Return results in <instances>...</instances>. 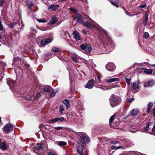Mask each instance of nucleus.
I'll list each match as a JSON object with an SVG mask.
<instances>
[{"label":"nucleus","instance_id":"f3484780","mask_svg":"<svg viewBox=\"0 0 155 155\" xmlns=\"http://www.w3.org/2000/svg\"><path fill=\"white\" fill-rule=\"evenodd\" d=\"M59 7V6L58 5H51L48 8V9H51L52 11H54L58 9Z\"/></svg>","mask_w":155,"mask_h":155},{"label":"nucleus","instance_id":"a19ab883","mask_svg":"<svg viewBox=\"0 0 155 155\" xmlns=\"http://www.w3.org/2000/svg\"><path fill=\"white\" fill-rule=\"evenodd\" d=\"M16 24L15 23H10L8 24V26L10 28H13L14 27V25Z\"/></svg>","mask_w":155,"mask_h":155},{"label":"nucleus","instance_id":"c03bdc74","mask_svg":"<svg viewBox=\"0 0 155 155\" xmlns=\"http://www.w3.org/2000/svg\"><path fill=\"white\" fill-rule=\"evenodd\" d=\"M37 20L40 23H45L46 22V21H45V20H43L42 19H37Z\"/></svg>","mask_w":155,"mask_h":155},{"label":"nucleus","instance_id":"c756f323","mask_svg":"<svg viewBox=\"0 0 155 155\" xmlns=\"http://www.w3.org/2000/svg\"><path fill=\"white\" fill-rule=\"evenodd\" d=\"M152 70L150 69H146L145 68L144 70V73L147 74H150L152 73Z\"/></svg>","mask_w":155,"mask_h":155},{"label":"nucleus","instance_id":"72a5a7b5","mask_svg":"<svg viewBox=\"0 0 155 155\" xmlns=\"http://www.w3.org/2000/svg\"><path fill=\"white\" fill-rule=\"evenodd\" d=\"M64 110V107L63 106H61L60 108L59 111L61 114H62Z\"/></svg>","mask_w":155,"mask_h":155},{"label":"nucleus","instance_id":"ea45409f","mask_svg":"<svg viewBox=\"0 0 155 155\" xmlns=\"http://www.w3.org/2000/svg\"><path fill=\"white\" fill-rule=\"evenodd\" d=\"M69 9L71 11H73L75 13H77V11L74 8H73L72 7H71Z\"/></svg>","mask_w":155,"mask_h":155},{"label":"nucleus","instance_id":"09e8293b","mask_svg":"<svg viewBox=\"0 0 155 155\" xmlns=\"http://www.w3.org/2000/svg\"><path fill=\"white\" fill-rule=\"evenodd\" d=\"M56 92L54 91L50 93V96L51 97L54 96L55 95Z\"/></svg>","mask_w":155,"mask_h":155},{"label":"nucleus","instance_id":"9d476101","mask_svg":"<svg viewBox=\"0 0 155 155\" xmlns=\"http://www.w3.org/2000/svg\"><path fill=\"white\" fill-rule=\"evenodd\" d=\"M13 128V126L11 124H7L3 128V130L6 133H8Z\"/></svg>","mask_w":155,"mask_h":155},{"label":"nucleus","instance_id":"338daca9","mask_svg":"<svg viewBox=\"0 0 155 155\" xmlns=\"http://www.w3.org/2000/svg\"><path fill=\"white\" fill-rule=\"evenodd\" d=\"M151 65V66H152V67L155 68V64H152V65Z\"/></svg>","mask_w":155,"mask_h":155},{"label":"nucleus","instance_id":"5fc2aeb1","mask_svg":"<svg viewBox=\"0 0 155 155\" xmlns=\"http://www.w3.org/2000/svg\"><path fill=\"white\" fill-rule=\"evenodd\" d=\"M119 142V141H112L111 142V143L112 144H116L117 143H118Z\"/></svg>","mask_w":155,"mask_h":155},{"label":"nucleus","instance_id":"4be33fe9","mask_svg":"<svg viewBox=\"0 0 155 155\" xmlns=\"http://www.w3.org/2000/svg\"><path fill=\"white\" fill-rule=\"evenodd\" d=\"M63 103L66 106V109H68L70 107L69 102L68 100L67 99L63 101Z\"/></svg>","mask_w":155,"mask_h":155},{"label":"nucleus","instance_id":"bb28decb","mask_svg":"<svg viewBox=\"0 0 155 155\" xmlns=\"http://www.w3.org/2000/svg\"><path fill=\"white\" fill-rule=\"evenodd\" d=\"M42 144L41 143H38L36 146V148L37 150H39L43 148L42 147Z\"/></svg>","mask_w":155,"mask_h":155},{"label":"nucleus","instance_id":"2eb2a0df","mask_svg":"<svg viewBox=\"0 0 155 155\" xmlns=\"http://www.w3.org/2000/svg\"><path fill=\"white\" fill-rule=\"evenodd\" d=\"M154 84V82L152 81H149L145 83L144 86L145 87H150L153 86Z\"/></svg>","mask_w":155,"mask_h":155},{"label":"nucleus","instance_id":"5701e85b","mask_svg":"<svg viewBox=\"0 0 155 155\" xmlns=\"http://www.w3.org/2000/svg\"><path fill=\"white\" fill-rule=\"evenodd\" d=\"M118 78H113L108 79L107 80V82L108 83H110L115 81H117L118 80Z\"/></svg>","mask_w":155,"mask_h":155},{"label":"nucleus","instance_id":"f8f14e48","mask_svg":"<svg viewBox=\"0 0 155 155\" xmlns=\"http://www.w3.org/2000/svg\"><path fill=\"white\" fill-rule=\"evenodd\" d=\"M131 87L133 90V91L136 92L137 91L136 90L139 88V84L138 82H133L131 85Z\"/></svg>","mask_w":155,"mask_h":155},{"label":"nucleus","instance_id":"bf43d9fd","mask_svg":"<svg viewBox=\"0 0 155 155\" xmlns=\"http://www.w3.org/2000/svg\"><path fill=\"white\" fill-rule=\"evenodd\" d=\"M31 31H35V30L34 29V28L33 27H31Z\"/></svg>","mask_w":155,"mask_h":155},{"label":"nucleus","instance_id":"680f3d73","mask_svg":"<svg viewBox=\"0 0 155 155\" xmlns=\"http://www.w3.org/2000/svg\"><path fill=\"white\" fill-rule=\"evenodd\" d=\"M153 116L155 117V108L153 110Z\"/></svg>","mask_w":155,"mask_h":155},{"label":"nucleus","instance_id":"603ef678","mask_svg":"<svg viewBox=\"0 0 155 155\" xmlns=\"http://www.w3.org/2000/svg\"><path fill=\"white\" fill-rule=\"evenodd\" d=\"M41 96L40 94V93H38L37 94L36 96V98H38Z\"/></svg>","mask_w":155,"mask_h":155},{"label":"nucleus","instance_id":"6e6552de","mask_svg":"<svg viewBox=\"0 0 155 155\" xmlns=\"http://www.w3.org/2000/svg\"><path fill=\"white\" fill-rule=\"evenodd\" d=\"M64 119V118L63 117H57L53 119H52L49 120L48 122L50 124H53L56 122H57L59 121H62Z\"/></svg>","mask_w":155,"mask_h":155},{"label":"nucleus","instance_id":"052dcab7","mask_svg":"<svg viewBox=\"0 0 155 155\" xmlns=\"http://www.w3.org/2000/svg\"><path fill=\"white\" fill-rule=\"evenodd\" d=\"M82 32L84 34H86V32L85 31V30L84 29L82 30Z\"/></svg>","mask_w":155,"mask_h":155},{"label":"nucleus","instance_id":"0eeeda50","mask_svg":"<svg viewBox=\"0 0 155 155\" xmlns=\"http://www.w3.org/2000/svg\"><path fill=\"white\" fill-rule=\"evenodd\" d=\"M106 68L108 71H112L115 70V67L113 63L109 62L106 65Z\"/></svg>","mask_w":155,"mask_h":155},{"label":"nucleus","instance_id":"a18cd8bd","mask_svg":"<svg viewBox=\"0 0 155 155\" xmlns=\"http://www.w3.org/2000/svg\"><path fill=\"white\" fill-rule=\"evenodd\" d=\"M146 6H147L146 4H145L142 5H140L139 6V7L141 8H143L146 7Z\"/></svg>","mask_w":155,"mask_h":155},{"label":"nucleus","instance_id":"c85d7f7f","mask_svg":"<svg viewBox=\"0 0 155 155\" xmlns=\"http://www.w3.org/2000/svg\"><path fill=\"white\" fill-rule=\"evenodd\" d=\"M0 148L2 150H6L7 149V147L5 142H3L2 143V145L1 146Z\"/></svg>","mask_w":155,"mask_h":155},{"label":"nucleus","instance_id":"79ce46f5","mask_svg":"<svg viewBox=\"0 0 155 155\" xmlns=\"http://www.w3.org/2000/svg\"><path fill=\"white\" fill-rule=\"evenodd\" d=\"M134 98H129L127 99V101L130 103H131L134 100Z\"/></svg>","mask_w":155,"mask_h":155},{"label":"nucleus","instance_id":"e2e57ef3","mask_svg":"<svg viewBox=\"0 0 155 155\" xmlns=\"http://www.w3.org/2000/svg\"><path fill=\"white\" fill-rule=\"evenodd\" d=\"M140 14V12H137L136 14H134L135 15H137Z\"/></svg>","mask_w":155,"mask_h":155},{"label":"nucleus","instance_id":"2f4dec72","mask_svg":"<svg viewBox=\"0 0 155 155\" xmlns=\"http://www.w3.org/2000/svg\"><path fill=\"white\" fill-rule=\"evenodd\" d=\"M67 143L66 142L63 141H61L58 142V144L60 146H64L66 145Z\"/></svg>","mask_w":155,"mask_h":155},{"label":"nucleus","instance_id":"e433bc0d","mask_svg":"<svg viewBox=\"0 0 155 155\" xmlns=\"http://www.w3.org/2000/svg\"><path fill=\"white\" fill-rule=\"evenodd\" d=\"M52 51L54 52H58L59 51V49L58 48L54 47L52 48Z\"/></svg>","mask_w":155,"mask_h":155},{"label":"nucleus","instance_id":"13d9d810","mask_svg":"<svg viewBox=\"0 0 155 155\" xmlns=\"http://www.w3.org/2000/svg\"><path fill=\"white\" fill-rule=\"evenodd\" d=\"M48 155H55V154H53V153H52L51 152H49V153H48Z\"/></svg>","mask_w":155,"mask_h":155},{"label":"nucleus","instance_id":"0e129e2a","mask_svg":"<svg viewBox=\"0 0 155 155\" xmlns=\"http://www.w3.org/2000/svg\"><path fill=\"white\" fill-rule=\"evenodd\" d=\"M43 38H41V37H39L38 38H37V39H38L39 40H40L41 39H42Z\"/></svg>","mask_w":155,"mask_h":155},{"label":"nucleus","instance_id":"a878e982","mask_svg":"<svg viewBox=\"0 0 155 155\" xmlns=\"http://www.w3.org/2000/svg\"><path fill=\"white\" fill-rule=\"evenodd\" d=\"M111 3L115 6L116 7H119V1L118 0H115L114 1L111 2Z\"/></svg>","mask_w":155,"mask_h":155},{"label":"nucleus","instance_id":"f257e3e1","mask_svg":"<svg viewBox=\"0 0 155 155\" xmlns=\"http://www.w3.org/2000/svg\"><path fill=\"white\" fill-rule=\"evenodd\" d=\"M110 104L112 107H114L119 105L121 102L120 97L114 94H112L109 99Z\"/></svg>","mask_w":155,"mask_h":155},{"label":"nucleus","instance_id":"ddd939ff","mask_svg":"<svg viewBox=\"0 0 155 155\" xmlns=\"http://www.w3.org/2000/svg\"><path fill=\"white\" fill-rule=\"evenodd\" d=\"M73 35L74 38L77 40H80L81 39L80 33L76 31L73 32Z\"/></svg>","mask_w":155,"mask_h":155},{"label":"nucleus","instance_id":"de8ad7c7","mask_svg":"<svg viewBox=\"0 0 155 155\" xmlns=\"http://www.w3.org/2000/svg\"><path fill=\"white\" fill-rule=\"evenodd\" d=\"M3 29V25L1 21H0V30L2 31Z\"/></svg>","mask_w":155,"mask_h":155},{"label":"nucleus","instance_id":"39448f33","mask_svg":"<svg viewBox=\"0 0 155 155\" xmlns=\"http://www.w3.org/2000/svg\"><path fill=\"white\" fill-rule=\"evenodd\" d=\"M80 47L81 49L84 50L85 52L87 54L90 53L91 50V45L90 44H82L81 45Z\"/></svg>","mask_w":155,"mask_h":155},{"label":"nucleus","instance_id":"20e7f679","mask_svg":"<svg viewBox=\"0 0 155 155\" xmlns=\"http://www.w3.org/2000/svg\"><path fill=\"white\" fill-rule=\"evenodd\" d=\"M7 83L9 86L10 89H12L13 92H15V88L16 87L17 84L15 81L12 79L8 78L7 79Z\"/></svg>","mask_w":155,"mask_h":155},{"label":"nucleus","instance_id":"cd10ccee","mask_svg":"<svg viewBox=\"0 0 155 155\" xmlns=\"http://www.w3.org/2000/svg\"><path fill=\"white\" fill-rule=\"evenodd\" d=\"M153 104L152 102H150L148 104L147 113H149L152 107Z\"/></svg>","mask_w":155,"mask_h":155},{"label":"nucleus","instance_id":"7ed1b4c3","mask_svg":"<svg viewBox=\"0 0 155 155\" xmlns=\"http://www.w3.org/2000/svg\"><path fill=\"white\" fill-rule=\"evenodd\" d=\"M14 59L16 60L14 61L12 65L13 66H15L14 67V68L16 67L15 69V71L17 74L18 71L20 73V71H21V68H19L20 66L18 64H20L21 65V61L22 60L21 59L19 58H14Z\"/></svg>","mask_w":155,"mask_h":155},{"label":"nucleus","instance_id":"3c124183","mask_svg":"<svg viewBox=\"0 0 155 155\" xmlns=\"http://www.w3.org/2000/svg\"><path fill=\"white\" fill-rule=\"evenodd\" d=\"M73 61L75 62H77V58L76 57H73L72 58Z\"/></svg>","mask_w":155,"mask_h":155},{"label":"nucleus","instance_id":"412c9836","mask_svg":"<svg viewBox=\"0 0 155 155\" xmlns=\"http://www.w3.org/2000/svg\"><path fill=\"white\" fill-rule=\"evenodd\" d=\"M84 150V146L82 145L78 146L77 148V151L78 153H83Z\"/></svg>","mask_w":155,"mask_h":155},{"label":"nucleus","instance_id":"f704fd0d","mask_svg":"<svg viewBox=\"0 0 155 155\" xmlns=\"http://www.w3.org/2000/svg\"><path fill=\"white\" fill-rule=\"evenodd\" d=\"M6 63L5 62H4L2 61H0V66L4 67L6 65Z\"/></svg>","mask_w":155,"mask_h":155},{"label":"nucleus","instance_id":"6e6d98bb","mask_svg":"<svg viewBox=\"0 0 155 155\" xmlns=\"http://www.w3.org/2000/svg\"><path fill=\"white\" fill-rule=\"evenodd\" d=\"M123 8L124 9V10L125 11V13H126V14L128 16H129V15H129L128 13L127 12L126 10L124 8Z\"/></svg>","mask_w":155,"mask_h":155},{"label":"nucleus","instance_id":"1a4fd4ad","mask_svg":"<svg viewBox=\"0 0 155 155\" xmlns=\"http://www.w3.org/2000/svg\"><path fill=\"white\" fill-rule=\"evenodd\" d=\"M94 84V81L92 79H91L87 83L86 85L85 86V87L89 89H91L93 87Z\"/></svg>","mask_w":155,"mask_h":155},{"label":"nucleus","instance_id":"4d7b16f0","mask_svg":"<svg viewBox=\"0 0 155 155\" xmlns=\"http://www.w3.org/2000/svg\"><path fill=\"white\" fill-rule=\"evenodd\" d=\"M123 8L124 9V10L125 11V13H126V14L128 16H129V15H129L128 13L127 12L126 10L124 8Z\"/></svg>","mask_w":155,"mask_h":155},{"label":"nucleus","instance_id":"37998d69","mask_svg":"<svg viewBox=\"0 0 155 155\" xmlns=\"http://www.w3.org/2000/svg\"><path fill=\"white\" fill-rule=\"evenodd\" d=\"M5 2V0H0V7H1L3 5Z\"/></svg>","mask_w":155,"mask_h":155},{"label":"nucleus","instance_id":"6ab92c4d","mask_svg":"<svg viewBox=\"0 0 155 155\" xmlns=\"http://www.w3.org/2000/svg\"><path fill=\"white\" fill-rule=\"evenodd\" d=\"M148 14V13H146L145 15L143 18V24L144 25H146L147 23Z\"/></svg>","mask_w":155,"mask_h":155},{"label":"nucleus","instance_id":"f03ea898","mask_svg":"<svg viewBox=\"0 0 155 155\" xmlns=\"http://www.w3.org/2000/svg\"><path fill=\"white\" fill-rule=\"evenodd\" d=\"M76 134L80 136V141L82 143L86 144L90 142V138L84 133L77 132Z\"/></svg>","mask_w":155,"mask_h":155},{"label":"nucleus","instance_id":"393cba45","mask_svg":"<svg viewBox=\"0 0 155 155\" xmlns=\"http://www.w3.org/2000/svg\"><path fill=\"white\" fill-rule=\"evenodd\" d=\"M126 81L128 85L130 84V81L131 80V77L130 76L126 75L125 76Z\"/></svg>","mask_w":155,"mask_h":155},{"label":"nucleus","instance_id":"4468645a","mask_svg":"<svg viewBox=\"0 0 155 155\" xmlns=\"http://www.w3.org/2000/svg\"><path fill=\"white\" fill-rule=\"evenodd\" d=\"M146 68L144 65H141L139 66L138 68H136L135 71L138 73H140L143 70L144 71Z\"/></svg>","mask_w":155,"mask_h":155},{"label":"nucleus","instance_id":"aec40b11","mask_svg":"<svg viewBox=\"0 0 155 155\" xmlns=\"http://www.w3.org/2000/svg\"><path fill=\"white\" fill-rule=\"evenodd\" d=\"M81 23L83 26L88 27L89 28H91L92 27V25L90 23L87 21H83Z\"/></svg>","mask_w":155,"mask_h":155},{"label":"nucleus","instance_id":"864d4df0","mask_svg":"<svg viewBox=\"0 0 155 155\" xmlns=\"http://www.w3.org/2000/svg\"><path fill=\"white\" fill-rule=\"evenodd\" d=\"M152 132H155V125H154L152 129Z\"/></svg>","mask_w":155,"mask_h":155},{"label":"nucleus","instance_id":"774afa93","mask_svg":"<svg viewBox=\"0 0 155 155\" xmlns=\"http://www.w3.org/2000/svg\"><path fill=\"white\" fill-rule=\"evenodd\" d=\"M97 78H98V81H101V80H100V78H99V77H97Z\"/></svg>","mask_w":155,"mask_h":155},{"label":"nucleus","instance_id":"58836bf2","mask_svg":"<svg viewBox=\"0 0 155 155\" xmlns=\"http://www.w3.org/2000/svg\"><path fill=\"white\" fill-rule=\"evenodd\" d=\"M114 115H113L111 117H110V118L109 120V123L110 124L111 123H112V121L114 120Z\"/></svg>","mask_w":155,"mask_h":155},{"label":"nucleus","instance_id":"423d86ee","mask_svg":"<svg viewBox=\"0 0 155 155\" xmlns=\"http://www.w3.org/2000/svg\"><path fill=\"white\" fill-rule=\"evenodd\" d=\"M52 40L53 39L51 38H47L45 40H41L40 43L39 44V45L40 47H44L46 45L51 42Z\"/></svg>","mask_w":155,"mask_h":155},{"label":"nucleus","instance_id":"a211bd4d","mask_svg":"<svg viewBox=\"0 0 155 155\" xmlns=\"http://www.w3.org/2000/svg\"><path fill=\"white\" fill-rule=\"evenodd\" d=\"M139 111L137 109H133L130 112V114L132 116H134L137 115L139 113Z\"/></svg>","mask_w":155,"mask_h":155},{"label":"nucleus","instance_id":"473e14b6","mask_svg":"<svg viewBox=\"0 0 155 155\" xmlns=\"http://www.w3.org/2000/svg\"><path fill=\"white\" fill-rule=\"evenodd\" d=\"M123 148V147L121 146H120L119 147H115L114 146H112L111 147V148L112 150H117L118 149Z\"/></svg>","mask_w":155,"mask_h":155},{"label":"nucleus","instance_id":"b1692460","mask_svg":"<svg viewBox=\"0 0 155 155\" xmlns=\"http://www.w3.org/2000/svg\"><path fill=\"white\" fill-rule=\"evenodd\" d=\"M58 21V18L54 16H53L52 17L51 21V24L52 25L56 23Z\"/></svg>","mask_w":155,"mask_h":155},{"label":"nucleus","instance_id":"7c9ffc66","mask_svg":"<svg viewBox=\"0 0 155 155\" xmlns=\"http://www.w3.org/2000/svg\"><path fill=\"white\" fill-rule=\"evenodd\" d=\"M152 123L151 122L148 123L145 127V130L146 131H148L149 130V126L152 125Z\"/></svg>","mask_w":155,"mask_h":155},{"label":"nucleus","instance_id":"49530a36","mask_svg":"<svg viewBox=\"0 0 155 155\" xmlns=\"http://www.w3.org/2000/svg\"><path fill=\"white\" fill-rule=\"evenodd\" d=\"M54 128L57 130H60L63 129V127H55Z\"/></svg>","mask_w":155,"mask_h":155},{"label":"nucleus","instance_id":"69168bd1","mask_svg":"<svg viewBox=\"0 0 155 155\" xmlns=\"http://www.w3.org/2000/svg\"><path fill=\"white\" fill-rule=\"evenodd\" d=\"M79 155H84V154L83 153H79Z\"/></svg>","mask_w":155,"mask_h":155},{"label":"nucleus","instance_id":"dca6fc26","mask_svg":"<svg viewBox=\"0 0 155 155\" xmlns=\"http://www.w3.org/2000/svg\"><path fill=\"white\" fill-rule=\"evenodd\" d=\"M26 5L28 6L29 9L31 10L32 7L34 5V3L30 1H28L26 2Z\"/></svg>","mask_w":155,"mask_h":155},{"label":"nucleus","instance_id":"4c0bfd02","mask_svg":"<svg viewBox=\"0 0 155 155\" xmlns=\"http://www.w3.org/2000/svg\"><path fill=\"white\" fill-rule=\"evenodd\" d=\"M149 34L147 32H145L143 36V38H144L147 39L149 36Z\"/></svg>","mask_w":155,"mask_h":155},{"label":"nucleus","instance_id":"c9c22d12","mask_svg":"<svg viewBox=\"0 0 155 155\" xmlns=\"http://www.w3.org/2000/svg\"><path fill=\"white\" fill-rule=\"evenodd\" d=\"M44 91L45 92H50L51 90L50 88L47 87H45L44 88Z\"/></svg>","mask_w":155,"mask_h":155},{"label":"nucleus","instance_id":"9b49d317","mask_svg":"<svg viewBox=\"0 0 155 155\" xmlns=\"http://www.w3.org/2000/svg\"><path fill=\"white\" fill-rule=\"evenodd\" d=\"M75 19L76 22L78 23H81L83 21V17L79 13H77Z\"/></svg>","mask_w":155,"mask_h":155},{"label":"nucleus","instance_id":"8fccbe9b","mask_svg":"<svg viewBox=\"0 0 155 155\" xmlns=\"http://www.w3.org/2000/svg\"><path fill=\"white\" fill-rule=\"evenodd\" d=\"M101 33H102V34H103V33H104V34L107 37V33L106 32V31H105L104 30H102L101 31Z\"/></svg>","mask_w":155,"mask_h":155}]
</instances>
